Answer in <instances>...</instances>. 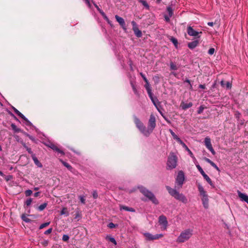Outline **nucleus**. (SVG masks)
<instances>
[{
	"label": "nucleus",
	"mask_w": 248,
	"mask_h": 248,
	"mask_svg": "<svg viewBox=\"0 0 248 248\" xmlns=\"http://www.w3.org/2000/svg\"><path fill=\"white\" fill-rule=\"evenodd\" d=\"M204 107L202 106H200V108H199V109L198 110V114H201L202 112L203 109H204Z\"/></svg>",
	"instance_id": "a18cd8bd"
},
{
	"label": "nucleus",
	"mask_w": 248,
	"mask_h": 248,
	"mask_svg": "<svg viewBox=\"0 0 248 248\" xmlns=\"http://www.w3.org/2000/svg\"><path fill=\"white\" fill-rule=\"evenodd\" d=\"M170 68L171 70H177V66L175 64H174L173 62H170Z\"/></svg>",
	"instance_id": "72a5a7b5"
},
{
	"label": "nucleus",
	"mask_w": 248,
	"mask_h": 248,
	"mask_svg": "<svg viewBox=\"0 0 248 248\" xmlns=\"http://www.w3.org/2000/svg\"><path fill=\"white\" fill-rule=\"evenodd\" d=\"M139 2L141 3L144 6H145L147 9L149 8V6L146 1L145 0H139Z\"/></svg>",
	"instance_id": "7c9ffc66"
},
{
	"label": "nucleus",
	"mask_w": 248,
	"mask_h": 248,
	"mask_svg": "<svg viewBox=\"0 0 248 248\" xmlns=\"http://www.w3.org/2000/svg\"><path fill=\"white\" fill-rule=\"evenodd\" d=\"M225 87L226 88V89H230L231 88V84L229 82H227L226 83H225Z\"/></svg>",
	"instance_id": "8fccbe9b"
},
{
	"label": "nucleus",
	"mask_w": 248,
	"mask_h": 248,
	"mask_svg": "<svg viewBox=\"0 0 248 248\" xmlns=\"http://www.w3.org/2000/svg\"><path fill=\"white\" fill-rule=\"evenodd\" d=\"M156 126V119L154 114H151L148 123V127H146V132L148 137L152 133Z\"/></svg>",
	"instance_id": "423d86ee"
},
{
	"label": "nucleus",
	"mask_w": 248,
	"mask_h": 248,
	"mask_svg": "<svg viewBox=\"0 0 248 248\" xmlns=\"http://www.w3.org/2000/svg\"><path fill=\"white\" fill-rule=\"evenodd\" d=\"M11 127L13 130H14L16 132H19L20 131L19 128H17L15 124H11Z\"/></svg>",
	"instance_id": "473e14b6"
},
{
	"label": "nucleus",
	"mask_w": 248,
	"mask_h": 248,
	"mask_svg": "<svg viewBox=\"0 0 248 248\" xmlns=\"http://www.w3.org/2000/svg\"><path fill=\"white\" fill-rule=\"evenodd\" d=\"M185 82L188 83L189 85H190V89H192V85L191 84H190V80L188 79H186V80H185Z\"/></svg>",
	"instance_id": "680f3d73"
},
{
	"label": "nucleus",
	"mask_w": 248,
	"mask_h": 248,
	"mask_svg": "<svg viewBox=\"0 0 248 248\" xmlns=\"http://www.w3.org/2000/svg\"><path fill=\"white\" fill-rule=\"evenodd\" d=\"M183 147L185 149V150L186 151H187V152L188 153V154L190 156V157L193 159H195V156H194L193 153H192V152L189 150V149L188 148V147L186 145V144H185L184 145H183Z\"/></svg>",
	"instance_id": "393cba45"
},
{
	"label": "nucleus",
	"mask_w": 248,
	"mask_h": 248,
	"mask_svg": "<svg viewBox=\"0 0 248 248\" xmlns=\"http://www.w3.org/2000/svg\"><path fill=\"white\" fill-rule=\"evenodd\" d=\"M134 123L137 126V127L139 129L140 132L145 136L148 137L147 134L146 133V127L143 124L140 120L139 118H138L136 116H134Z\"/></svg>",
	"instance_id": "0eeeda50"
},
{
	"label": "nucleus",
	"mask_w": 248,
	"mask_h": 248,
	"mask_svg": "<svg viewBox=\"0 0 248 248\" xmlns=\"http://www.w3.org/2000/svg\"><path fill=\"white\" fill-rule=\"evenodd\" d=\"M94 5L95 7L96 8V9H97V10L99 12V13L102 16V13H105L101 9H100L96 4H94Z\"/></svg>",
	"instance_id": "de8ad7c7"
},
{
	"label": "nucleus",
	"mask_w": 248,
	"mask_h": 248,
	"mask_svg": "<svg viewBox=\"0 0 248 248\" xmlns=\"http://www.w3.org/2000/svg\"><path fill=\"white\" fill-rule=\"evenodd\" d=\"M199 44V41L198 40H195L192 42H189L188 44V47L190 49H194Z\"/></svg>",
	"instance_id": "6ab92c4d"
},
{
	"label": "nucleus",
	"mask_w": 248,
	"mask_h": 248,
	"mask_svg": "<svg viewBox=\"0 0 248 248\" xmlns=\"http://www.w3.org/2000/svg\"><path fill=\"white\" fill-rule=\"evenodd\" d=\"M106 239L109 240V241L113 243L115 245H116L117 242L113 237L108 235L106 236Z\"/></svg>",
	"instance_id": "bb28decb"
},
{
	"label": "nucleus",
	"mask_w": 248,
	"mask_h": 248,
	"mask_svg": "<svg viewBox=\"0 0 248 248\" xmlns=\"http://www.w3.org/2000/svg\"><path fill=\"white\" fill-rule=\"evenodd\" d=\"M166 188L169 194L177 200H178L184 203L187 202V199L183 194L179 193L175 189L172 188L169 186H166Z\"/></svg>",
	"instance_id": "f257e3e1"
},
{
	"label": "nucleus",
	"mask_w": 248,
	"mask_h": 248,
	"mask_svg": "<svg viewBox=\"0 0 248 248\" xmlns=\"http://www.w3.org/2000/svg\"><path fill=\"white\" fill-rule=\"evenodd\" d=\"M198 188L201 197L202 205L204 208L207 209L209 207V199L207 192L200 184H198Z\"/></svg>",
	"instance_id": "7ed1b4c3"
},
{
	"label": "nucleus",
	"mask_w": 248,
	"mask_h": 248,
	"mask_svg": "<svg viewBox=\"0 0 248 248\" xmlns=\"http://www.w3.org/2000/svg\"><path fill=\"white\" fill-rule=\"evenodd\" d=\"M198 188L201 197L202 205L204 208L207 209L209 207V199L207 192L200 184H198Z\"/></svg>",
	"instance_id": "f03ea898"
},
{
	"label": "nucleus",
	"mask_w": 248,
	"mask_h": 248,
	"mask_svg": "<svg viewBox=\"0 0 248 248\" xmlns=\"http://www.w3.org/2000/svg\"><path fill=\"white\" fill-rule=\"evenodd\" d=\"M164 17H165V20H166L167 22H169V21H170V16H167V15H165V16H164Z\"/></svg>",
	"instance_id": "052dcab7"
},
{
	"label": "nucleus",
	"mask_w": 248,
	"mask_h": 248,
	"mask_svg": "<svg viewBox=\"0 0 248 248\" xmlns=\"http://www.w3.org/2000/svg\"><path fill=\"white\" fill-rule=\"evenodd\" d=\"M131 86H132V89L134 92V93L135 94H137V90L136 88V87L135 86V85L134 84V83L133 82H131Z\"/></svg>",
	"instance_id": "a19ab883"
},
{
	"label": "nucleus",
	"mask_w": 248,
	"mask_h": 248,
	"mask_svg": "<svg viewBox=\"0 0 248 248\" xmlns=\"http://www.w3.org/2000/svg\"><path fill=\"white\" fill-rule=\"evenodd\" d=\"M108 227L110 228V229H112V228H114L116 227V225L114 224V223L111 222V223H109L108 225Z\"/></svg>",
	"instance_id": "49530a36"
},
{
	"label": "nucleus",
	"mask_w": 248,
	"mask_h": 248,
	"mask_svg": "<svg viewBox=\"0 0 248 248\" xmlns=\"http://www.w3.org/2000/svg\"><path fill=\"white\" fill-rule=\"evenodd\" d=\"M79 199H80V202H81V203H83V204H84V203H85V199H84V197H83V196H80V197H79Z\"/></svg>",
	"instance_id": "13d9d810"
},
{
	"label": "nucleus",
	"mask_w": 248,
	"mask_h": 248,
	"mask_svg": "<svg viewBox=\"0 0 248 248\" xmlns=\"http://www.w3.org/2000/svg\"><path fill=\"white\" fill-rule=\"evenodd\" d=\"M102 16L108 23H109V20L105 13H102Z\"/></svg>",
	"instance_id": "5fc2aeb1"
},
{
	"label": "nucleus",
	"mask_w": 248,
	"mask_h": 248,
	"mask_svg": "<svg viewBox=\"0 0 248 248\" xmlns=\"http://www.w3.org/2000/svg\"><path fill=\"white\" fill-rule=\"evenodd\" d=\"M145 87V88H146L147 91H150L152 90L148 81H147V83H146Z\"/></svg>",
	"instance_id": "4c0bfd02"
},
{
	"label": "nucleus",
	"mask_w": 248,
	"mask_h": 248,
	"mask_svg": "<svg viewBox=\"0 0 248 248\" xmlns=\"http://www.w3.org/2000/svg\"><path fill=\"white\" fill-rule=\"evenodd\" d=\"M140 75L141 76V77L143 78V79L144 80V81L146 83H147V81H148L147 79L146 78L145 76L143 73H140Z\"/></svg>",
	"instance_id": "3c124183"
},
{
	"label": "nucleus",
	"mask_w": 248,
	"mask_h": 248,
	"mask_svg": "<svg viewBox=\"0 0 248 248\" xmlns=\"http://www.w3.org/2000/svg\"><path fill=\"white\" fill-rule=\"evenodd\" d=\"M115 17L116 18V21L119 23V24L121 26L122 28L125 31L126 30V28L125 27V22L124 19L122 17L118 16V15H116Z\"/></svg>",
	"instance_id": "f3484780"
},
{
	"label": "nucleus",
	"mask_w": 248,
	"mask_h": 248,
	"mask_svg": "<svg viewBox=\"0 0 248 248\" xmlns=\"http://www.w3.org/2000/svg\"><path fill=\"white\" fill-rule=\"evenodd\" d=\"M237 194L239 198L242 202H245L248 204V196L240 192L239 190L237 191Z\"/></svg>",
	"instance_id": "dca6fc26"
},
{
	"label": "nucleus",
	"mask_w": 248,
	"mask_h": 248,
	"mask_svg": "<svg viewBox=\"0 0 248 248\" xmlns=\"http://www.w3.org/2000/svg\"><path fill=\"white\" fill-rule=\"evenodd\" d=\"M62 240L63 241H67L69 239V237L68 235H66V234H64L63 236H62Z\"/></svg>",
	"instance_id": "58836bf2"
},
{
	"label": "nucleus",
	"mask_w": 248,
	"mask_h": 248,
	"mask_svg": "<svg viewBox=\"0 0 248 248\" xmlns=\"http://www.w3.org/2000/svg\"><path fill=\"white\" fill-rule=\"evenodd\" d=\"M215 52V49L214 48H210L208 50V54L209 55H213Z\"/></svg>",
	"instance_id": "c03bdc74"
},
{
	"label": "nucleus",
	"mask_w": 248,
	"mask_h": 248,
	"mask_svg": "<svg viewBox=\"0 0 248 248\" xmlns=\"http://www.w3.org/2000/svg\"><path fill=\"white\" fill-rule=\"evenodd\" d=\"M221 85L222 87H225V83L224 81L222 80L220 82Z\"/></svg>",
	"instance_id": "338daca9"
},
{
	"label": "nucleus",
	"mask_w": 248,
	"mask_h": 248,
	"mask_svg": "<svg viewBox=\"0 0 248 248\" xmlns=\"http://www.w3.org/2000/svg\"><path fill=\"white\" fill-rule=\"evenodd\" d=\"M177 166V157L173 154L170 155L167 161V167L168 169H173Z\"/></svg>",
	"instance_id": "6e6552de"
},
{
	"label": "nucleus",
	"mask_w": 248,
	"mask_h": 248,
	"mask_svg": "<svg viewBox=\"0 0 248 248\" xmlns=\"http://www.w3.org/2000/svg\"><path fill=\"white\" fill-rule=\"evenodd\" d=\"M144 235L146 237V239L148 240H153L157 239L159 238L163 237V236L162 234H157L155 235H152L150 233H145Z\"/></svg>",
	"instance_id": "2eb2a0df"
},
{
	"label": "nucleus",
	"mask_w": 248,
	"mask_h": 248,
	"mask_svg": "<svg viewBox=\"0 0 248 248\" xmlns=\"http://www.w3.org/2000/svg\"><path fill=\"white\" fill-rule=\"evenodd\" d=\"M187 32L189 36L194 37L196 38H199L200 37L199 34L202 33V31H196L190 26H188L187 28Z\"/></svg>",
	"instance_id": "9d476101"
},
{
	"label": "nucleus",
	"mask_w": 248,
	"mask_h": 248,
	"mask_svg": "<svg viewBox=\"0 0 248 248\" xmlns=\"http://www.w3.org/2000/svg\"><path fill=\"white\" fill-rule=\"evenodd\" d=\"M139 188L140 192L142 193L143 195L147 197L149 200L152 201L153 203L155 204H158V200L156 199L152 192L149 191L148 189L142 186H139Z\"/></svg>",
	"instance_id": "39448f33"
},
{
	"label": "nucleus",
	"mask_w": 248,
	"mask_h": 248,
	"mask_svg": "<svg viewBox=\"0 0 248 248\" xmlns=\"http://www.w3.org/2000/svg\"><path fill=\"white\" fill-rule=\"evenodd\" d=\"M167 11L168 13V16H170V17H171L173 15V10L171 8L170 6L168 7L167 8Z\"/></svg>",
	"instance_id": "cd10ccee"
},
{
	"label": "nucleus",
	"mask_w": 248,
	"mask_h": 248,
	"mask_svg": "<svg viewBox=\"0 0 248 248\" xmlns=\"http://www.w3.org/2000/svg\"><path fill=\"white\" fill-rule=\"evenodd\" d=\"M170 41L174 44L176 48H177L178 41L176 39L173 37L170 38Z\"/></svg>",
	"instance_id": "c85d7f7f"
},
{
	"label": "nucleus",
	"mask_w": 248,
	"mask_h": 248,
	"mask_svg": "<svg viewBox=\"0 0 248 248\" xmlns=\"http://www.w3.org/2000/svg\"><path fill=\"white\" fill-rule=\"evenodd\" d=\"M132 25V29L135 34L138 37H140L142 36L141 31L139 29L136 23L134 21L131 22Z\"/></svg>",
	"instance_id": "4468645a"
},
{
	"label": "nucleus",
	"mask_w": 248,
	"mask_h": 248,
	"mask_svg": "<svg viewBox=\"0 0 248 248\" xmlns=\"http://www.w3.org/2000/svg\"><path fill=\"white\" fill-rule=\"evenodd\" d=\"M39 194H40V192H35L34 194V197H38L39 196Z\"/></svg>",
	"instance_id": "69168bd1"
},
{
	"label": "nucleus",
	"mask_w": 248,
	"mask_h": 248,
	"mask_svg": "<svg viewBox=\"0 0 248 248\" xmlns=\"http://www.w3.org/2000/svg\"><path fill=\"white\" fill-rule=\"evenodd\" d=\"M13 108L15 111V112L18 115L19 117L22 118L26 122L27 125H30L31 124V122L23 115L20 112H19L16 108L14 107H13Z\"/></svg>",
	"instance_id": "a211bd4d"
},
{
	"label": "nucleus",
	"mask_w": 248,
	"mask_h": 248,
	"mask_svg": "<svg viewBox=\"0 0 248 248\" xmlns=\"http://www.w3.org/2000/svg\"><path fill=\"white\" fill-rule=\"evenodd\" d=\"M207 25H208V26H210L212 27V26H213V25H214V22H208V23H207Z\"/></svg>",
	"instance_id": "e2e57ef3"
},
{
	"label": "nucleus",
	"mask_w": 248,
	"mask_h": 248,
	"mask_svg": "<svg viewBox=\"0 0 248 248\" xmlns=\"http://www.w3.org/2000/svg\"><path fill=\"white\" fill-rule=\"evenodd\" d=\"M152 102L153 103L154 105L155 106V107H156V108H157V110L158 111H160V110L159 109V108H158V107H157L154 98H152V99H151Z\"/></svg>",
	"instance_id": "603ef678"
},
{
	"label": "nucleus",
	"mask_w": 248,
	"mask_h": 248,
	"mask_svg": "<svg viewBox=\"0 0 248 248\" xmlns=\"http://www.w3.org/2000/svg\"><path fill=\"white\" fill-rule=\"evenodd\" d=\"M204 142L206 147L211 152L212 155H215L216 152L212 147L210 139L208 137H206Z\"/></svg>",
	"instance_id": "f8f14e48"
},
{
	"label": "nucleus",
	"mask_w": 248,
	"mask_h": 248,
	"mask_svg": "<svg viewBox=\"0 0 248 248\" xmlns=\"http://www.w3.org/2000/svg\"><path fill=\"white\" fill-rule=\"evenodd\" d=\"M26 148L27 150V151L28 152V153H29V154H31V155H32V154H33V152H32V151H31V148H28V147H26Z\"/></svg>",
	"instance_id": "bf43d9fd"
},
{
	"label": "nucleus",
	"mask_w": 248,
	"mask_h": 248,
	"mask_svg": "<svg viewBox=\"0 0 248 248\" xmlns=\"http://www.w3.org/2000/svg\"><path fill=\"white\" fill-rule=\"evenodd\" d=\"M62 162L63 165L69 170H71L72 169V167L68 163L63 161H62Z\"/></svg>",
	"instance_id": "c9c22d12"
},
{
	"label": "nucleus",
	"mask_w": 248,
	"mask_h": 248,
	"mask_svg": "<svg viewBox=\"0 0 248 248\" xmlns=\"http://www.w3.org/2000/svg\"><path fill=\"white\" fill-rule=\"evenodd\" d=\"M185 177L184 173L183 171L180 170L178 172L177 176L176 178V185L178 188H181L185 181Z\"/></svg>",
	"instance_id": "1a4fd4ad"
},
{
	"label": "nucleus",
	"mask_w": 248,
	"mask_h": 248,
	"mask_svg": "<svg viewBox=\"0 0 248 248\" xmlns=\"http://www.w3.org/2000/svg\"><path fill=\"white\" fill-rule=\"evenodd\" d=\"M32 159L34 161L35 164L39 168H42L43 167L42 164L39 162L38 159L35 156L34 154H32Z\"/></svg>",
	"instance_id": "412c9836"
},
{
	"label": "nucleus",
	"mask_w": 248,
	"mask_h": 248,
	"mask_svg": "<svg viewBox=\"0 0 248 248\" xmlns=\"http://www.w3.org/2000/svg\"><path fill=\"white\" fill-rule=\"evenodd\" d=\"M193 231L191 229H186L182 232L178 237L176 242L178 243H184L187 241L192 235Z\"/></svg>",
	"instance_id": "20e7f679"
},
{
	"label": "nucleus",
	"mask_w": 248,
	"mask_h": 248,
	"mask_svg": "<svg viewBox=\"0 0 248 248\" xmlns=\"http://www.w3.org/2000/svg\"><path fill=\"white\" fill-rule=\"evenodd\" d=\"M196 167L197 168L199 171L200 172L201 174L203 176L204 178L207 181V182L211 186H213L212 182L211 179L209 177V176L205 173L202 169L201 167V166L199 165H196Z\"/></svg>",
	"instance_id": "ddd939ff"
},
{
	"label": "nucleus",
	"mask_w": 248,
	"mask_h": 248,
	"mask_svg": "<svg viewBox=\"0 0 248 248\" xmlns=\"http://www.w3.org/2000/svg\"><path fill=\"white\" fill-rule=\"evenodd\" d=\"M147 93H148V94L150 99H152V98H153V94L152 93V90H151L150 91H147Z\"/></svg>",
	"instance_id": "4d7b16f0"
},
{
	"label": "nucleus",
	"mask_w": 248,
	"mask_h": 248,
	"mask_svg": "<svg viewBox=\"0 0 248 248\" xmlns=\"http://www.w3.org/2000/svg\"><path fill=\"white\" fill-rule=\"evenodd\" d=\"M21 218L22 219L27 222V223H29L31 221V220L30 219H29L27 216L25 215V214H23L22 216H21Z\"/></svg>",
	"instance_id": "a878e982"
},
{
	"label": "nucleus",
	"mask_w": 248,
	"mask_h": 248,
	"mask_svg": "<svg viewBox=\"0 0 248 248\" xmlns=\"http://www.w3.org/2000/svg\"><path fill=\"white\" fill-rule=\"evenodd\" d=\"M158 222L159 225L161 226V229L162 230H166L168 226V221L167 217L163 216H160L158 218Z\"/></svg>",
	"instance_id": "9b49d317"
},
{
	"label": "nucleus",
	"mask_w": 248,
	"mask_h": 248,
	"mask_svg": "<svg viewBox=\"0 0 248 248\" xmlns=\"http://www.w3.org/2000/svg\"><path fill=\"white\" fill-rule=\"evenodd\" d=\"M93 196L94 199H96L98 197L97 193L96 191H94L93 193Z\"/></svg>",
	"instance_id": "6e6d98bb"
},
{
	"label": "nucleus",
	"mask_w": 248,
	"mask_h": 248,
	"mask_svg": "<svg viewBox=\"0 0 248 248\" xmlns=\"http://www.w3.org/2000/svg\"><path fill=\"white\" fill-rule=\"evenodd\" d=\"M159 112L160 113V114L162 116V117L164 118V119L168 123H171L170 121L164 115V114L161 111H159Z\"/></svg>",
	"instance_id": "79ce46f5"
},
{
	"label": "nucleus",
	"mask_w": 248,
	"mask_h": 248,
	"mask_svg": "<svg viewBox=\"0 0 248 248\" xmlns=\"http://www.w3.org/2000/svg\"><path fill=\"white\" fill-rule=\"evenodd\" d=\"M204 160L206 162L209 163L212 167L215 168L217 170H219L218 167L214 163L213 161H212L210 159L207 158H205Z\"/></svg>",
	"instance_id": "b1692460"
},
{
	"label": "nucleus",
	"mask_w": 248,
	"mask_h": 248,
	"mask_svg": "<svg viewBox=\"0 0 248 248\" xmlns=\"http://www.w3.org/2000/svg\"><path fill=\"white\" fill-rule=\"evenodd\" d=\"M61 215H66L68 216L69 214L65 208H63L61 212Z\"/></svg>",
	"instance_id": "f704fd0d"
},
{
	"label": "nucleus",
	"mask_w": 248,
	"mask_h": 248,
	"mask_svg": "<svg viewBox=\"0 0 248 248\" xmlns=\"http://www.w3.org/2000/svg\"><path fill=\"white\" fill-rule=\"evenodd\" d=\"M183 146L185 143L178 137L176 140Z\"/></svg>",
	"instance_id": "864d4df0"
},
{
	"label": "nucleus",
	"mask_w": 248,
	"mask_h": 248,
	"mask_svg": "<svg viewBox=\"0 0 248 248\" xmlns=\"http://www.w3.org/2000/svg\"><path fill=\"white\" fill-rule=\"evenodd\" d=\"M192 105L193 104L191 102H189L188 103H185V102H183L181 103L180 107L183 109L185 110L187 108L191 107Z\"/></svg>",
	"instance_id": "aec40b11"
},
{
	"label": "nucleus",
	"mask_w": 248,
	"mask_h": 248,
	"mask_svg": "<svg viewBox=\"0 0 248 248\" xmlns=\"http://www.w3.org/2000/svg\"><path fill=\"white\" fill-rule=\"evenodd\" d=\"M31 202H32V199L29 198L26 200L25 203L27 206H29L31 204Z\"/></svg>",
	"instance_id": "ea45409f"
},
{
	"label": "nucleus",
	"mask_w": 248,
	"mask_h": 248,
	"mask_svg": "<svg viewBox=\"0 0 248 248\" xmlns=\"http://www.w3.org/2000/svg\"><path fill=\"white\" fill-rule=\"evenodd\" d=\"M52 231V228H49L44 233L45 234L47 235L50 234Z\"/></svg>",
	"instance_id": "09e8293b"
},
{
	"label": "nucleus",
	"mask_w": 248,
	"mask_h": 248,
	"mask_svg": "<svg viewBox=\"0 0 248 248\" xmlns=\"http://www.w3.org/2000/svg\"><path fill=\"white\" fill-rule=\"evenodd\" d=\"M48 146L53 149V150H55L56 151H57L58 152L63 154V152L60 150L55 145H54L53 143H50L49 145H48Z\"/></svg>",
	"instance_id": "4be33fe9"
},
{
	"label": "nucleus",
	"mask_w": 248,
	"mask_h": 248,
	"mask_svg": "<svg viewBox=\"0 0 248 248\" xmlns=\"http://www.w3.org/2000/svg\"><path fill=\"white\" fill-rule=\"evenodd\" d=\"M46 203H43L38 207V209L39 211H43L46 207Z\"/></svg>",
	"instance_id": "c756f323"
},
{
	"label": "nucleus",
	"mask_w": 248,
	"mask_h": 248,
	"mask_svg": "<svg viewBox=\"0 0 248 248\" xmlns=\"http://www.w3.org/2000/svg\"><path fill=\"white\" fill-rule=\"evenodd\" d=\"M86 3L88 4V6L89 7H91V4L90 3V0H85Z\"/></svg>",
	"instance_id": "0e129e2a"
},
{
	"label": "nucleus",
	"mask_w": 248,
	"mask_h": 248,
	"mask_svg": "<svg viewBox=\"0 0 248 248\" xmlns=\"http://www.w3.org/2000/svg\"><path fill=\"white\" fill-rule=\"evenodd\" d=\"M120 209L121 210H124L127 211H129L131 212H135V210L131 207H129L128 206H124V205H120Z\"/></svg>",
	"instance_id": "5701e85b"
},
{
	"label": "nucleus",
	"mask_w": 248,
	"mask_h": 248,
	"mask_svg": "<svg viewBox=\"0 0 248 248\" xmlns=\"http://www.w3.org/2000/svg\"><path fill=\"white\" fill-rule=\"evenodd\" d=\"M32 192L31 190H27L25 191V195L27 197L30 196L32 194Z\"/></svg>",
	"instance_id": "37998d69"
},
{
	"label": "nucleus",
	"mask_w": 248,
	"mask_h": 248,
	"mask_svg": "<svg viewBox=\"0 0 248 248\" xmlns=\"http://www.w3.org/2000/svg\"><path fill=\"white\" fill-rule=\"evenodd\" d=\"M50 222H46V223H43L42 224L40 227H39V229H42L46 226H47L49 224Z\"/></svg>",
	"instance_id": "e433bc0d"
},
{
	"label": "nucleus",
	"mask_w": 248,
	"mask_h": 248,
	"mask_svg": "<svg viewBox=\"0 0 248 248\" xmlns=\"http://www.w3.org/2000/svg\"><path fill=\"white\" fill-rule=\"evenodd\" d=\"M199 87L201 89H205V86L204 85L201 84L199 85Z\"/></svg>",
	"instance_id": "774afa93"
},
{
	"label": "nucleus",
	"mask_w": 248,
	"mask_h": 248,
	"mask_svg": "<svg viewBox=\"0 0 248 248\" xmlns=\"http://www.w3.org/2000/svg\"><path fill=\"white\" fill-rule=\"evenodd\" d=\"M169 132H170L174 139L176 140L178 138V137L175 134V133L171 129H170Z\"/></svg>",
	"instance_id": "2f4dec72"
}]
</instances>
